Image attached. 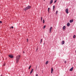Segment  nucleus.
<instances>
[{"mask_svg": "<svg viewBox=\"0 0 76 76\" xmlns=\"http://www.w3.org/2000/svg\"><path fill=\"white\" fill-rule=\"evenodd\" d=\"M20 56L19 55L17 56L16 57V63H18L19 62V61L20 59Z\"/></svg>", "mask_w": 76, "mask_h": 76, "instance_id": "f257e3e1", "label": "nucleus"}, {"mask_svg": "<svg viewBox=\"0 0 76 76\" xmlns=\"http://www.w3.org/2000/svg\"><path fill=\"white\" fill-rule=\"evenodd\" d=\"M31 8V7L29 5L28 6L24 9V10H28V9H30Z\"/></svg>", "mask_w": 76, "mask_h": 76, "instance_id": "f03ea898", "label": "nucleus"}, {"mask_svg": "<svg viewBox=\"0 0 76 76\" xmlns=\"http://www.w3.org/2000/svg\"><path fill=\"white\" fill-rule=\"evenodd\" d=\"M9 56L10 58H13V56L12 55H9Z\"/></svg>", "mask_w": 76, "mask_h": 76, "instance_id": "7ed1b4c3", "label": "nucleus"}, {"mask_svg": "<svg viewBox=\"0 0 76 76\" xmlns=\"http://www.w3.org/2000/svg\"><path fill=\"white\" fill-rule=\"evenodd\" d=\"M65 12L67 13V14H68L69 13V10H65Z\"/></svg>", "mask_w": 76, "mask_h": 76, "instance_id": "20e7f679", "label": "nucleus"}, {"mask_svg": "<svg viewBox=\"0 0 76 76\" xmlns=\"http://www.w3.org/2000/svg\"><path fill=\"white\" fill-rule=\"evenodd\" d=\"M51 30H52V27H51L50 29L49 30V32H50V33L51 32Z\"/></svg>", "mask_w": 76, "mask_h": 76, "instance_id": "39448f33", "label": "nucleus"}, {"mask_svg": "<svg viewBox=\"0 0 76 76\" xmlns=\"http://www.w3.org/2000/svg\"><path fill=\"white\" fill-rule=\"evenodd\" d=\"M53 2V0H50V4H52Z\"/></svg>", "mask_w": 76, "mask_h": 76, "instance_id": "423d86ee", "label": "nucleus"}, {"mask_svg": "<svg viewBox=\"0 0 76 76\" xmlns=\"http://www.w3.org/2000/svg\"><path fill=\"white\" fill-rule=\"evenodd\" d=\"M33 70H34V69H32L30 72V74L31 75L32 74V72H33Z\"/></svg>", "mask_w": 76, "mask_h": 76, "instance_id": "0eeeda50", "label": "nucleus"}, {"mask_svg": "<svg viewBox=\"0 0 76 76\" xmlns=\"http://www.w3.org/2000/svg\"><path fill=\"white\" fill-rule=\"evenodd\" d=\"M53 68H51V73H53Z\"/></svg>", "mask_w": 76, "mask_h": 76, "instance_id": "6e6552de", "label": "nucleus"}, {"mask_svg": "<svg viewBox=\"0 0 76 76\" xmlns=\"http://www.w3.org/2000/svg\"><path fill=\"white\" fill-rule=\"evenodd\" d=\"M70 24L69 23H67V26H70Z\"/></svg>", "mask_w": 76, "mask_h": 76, "instance_id": "1a4fd4ad", "label": "nucleus"}, {"mask_svg": "<svg viewBox=\"0 0 76 76\" xmlns=\"http://www.w3.org/2000/svg\"><path fill=\"white\" fill-rule=\"evenodd\" d=\"M73 22V20H70L69 21V22H70V23H72V22Z\"/></svg>", "mask_w": 76, "mask_h": 76, "instance_id": "9d476101", "label": "nucleus"}, {"mask_svg": "<svg viewBox=\"0 0 76 76\" xmlns=\"http://www.w3.org/2000/svg\"><path fill=\"white\" fill-rule=\"evenodd\" d=\"M73 67H72L71 69H69L70 71H73Z\"/></svg>", "mask_w": 76, "mask_h": 76, "instance_id": "9b49d317", "label": "nucleus"}, {"mask_svg": "<svg viewBox=\"0 0 76 76\" xmlns=\"http://www.w3.org/2000/svg\"><path fill=\"white\" fill-rule=\"evenodd\" d=\"M64 41H62V43H61V44H62V45H63V44H64Z\"/></svg>", "mask_w": 76, "mask_h": 76, "instance_id": "f8f14e48", "label": "nucleus"}, {"mask_svg": "<svg viewBox=\"0 0 76 76\" xmlns=\"http://www.w3.org/2000/svg\"><path fill=\"white\" fill-rule=\"evenodd\" d=\"M66 29V26H64L63 27V29Z\"/></svg>", "mask_w": 76, "mask_h": 76, "instance_id": "ddd939ff", "label": "nucleus"}, {"mask_svg": "<svg viewBox=\"0 0 76 76\" xmlns=\"http://www.w3.org/2000/svg\"><path fill=\"white\" fill-rule=\"evenodd\" d=\"M48 63V61H47L45 63V64H47Z\"/></svg>", "mask_w": 76, "mask_h": 76, "instance_id": "4468645a", "label": "nucleus"}, {"mask_svg": "<svg viewBox=\"0 0 76 76\" xmlns=\"http://www.w3.org/2000/svg\"><path fill=\"white\" fill-rule=\"evenodd\" d=\"M55 8V6L54 5L53 7V10H54Z\"/></svg>", "mask_w": 76, "mask_h": 76, "instance_id": "2eb2a0df", "label": "nucleus"}, {"mask_svg": "<svg viewBox=\"0 0 76 76\" xmlns=\"http://www.w3.org/2000/svg\"><path fill=\"white\" fill-rule=\"evenodd\" d=\"M75 37H76V35H74L73 36V38H75Z\"/></svg>", "mask_w": 76, "mask_h": 76, "instance_id": "dca6fc26", "label": "nucleus"}, {"mask_svg": "<svg viewBox=\"0 0 76 76\" xmlns=\"http://www.w3.org/2000/svg\"><path fill=\"white\" fill-rule=\"evenodd\" d=\"M45 23V20H43V23Z\"/></svg>", "mask_w": 76, "mask_h": 76, "instance_id": "f3484780", "label": "nucleus"}, {"mask_svg": "<svg viewBox=\"0 0 76 76\" xmlns=\"http://www.w3.org/2000/svg\"><path fill=\"white\" fill-rule=\"evenodd\" d=\"M58 13V11L57 10L56 12V15H57V14Z\"/></svg>", "mask_w": 76, "mask_h": 76, "instance_id": "a211bd4d", "label": "nucleus"}, {"mask_svg": "<svg viewBox=\"0 0 76 76\" xmlns=\"http://www.w3.org/2000/svg\"><path fill=\"white\" fill-rule=\"evenodd\" d=\"M45 26H46L45 25L43 27V29H45Z\"/></svg>", "mask_w": 76, "mask_h": 76, "instance_id": "6ab92c4d", "label": "nucleus"}, {"mask_svg": "<svg viewBox=\"0 0 76 76\" xmlns=\"http://www.w3.org/2000/svg\"><path fill=\"white\" fill-rule=\"evenodd\" d=\"M42 39H41V40L40 42V44H41V42H42Z\"/></svg>", "mask_w": 76, "mask_h": 76, "instance_id": "aec40b11", "label": "nucleus"}, {"mask_svg": "<svg viewBox=\"0 0 76 76\" xmlns=\"http://www.w3.org/2000/svg\"><path fill=\"white\" fill-rule=\"evenodd\" d=\"M31 67V66H30L28 68V69H30V68Z\"/></svg>", "mask_w": 76, "mask_h": 76, "instance_id": "412c9836", "label": "nucleus"}, {"mask_svg": "<svg viewBox=\"0 0 76 76\" xmlns=\"http://www.w3.org/2000/svg\"><path fill=\"white\" fill-rule=\"evenodd\" d=\"M41 21H42V17H41Z\"/></svg>", "mask_w": 76, "mask_h": 76, "instance_id": "4be33fe9", "label": "nucleus"}, {"mask_svg": "<svg viewBox=\"0 0 76 76\" xmlns=\"http://www.w3.org/2000/svg\"><path fill=\"white\" fill-rule=\"evenodd\" d=\"M57 1V0H56L55 1H54V3H56V2Z\"/></svg>", "mask_w": 76, "mask_h": 76, "instance_id": "5701e85b", "label": "nucleus"}, {"mask_svg": "<svg viewBox=\"0 0 76 76\" xmlns=\"http://www.w3.org/2000/svg\"><path fill=\"white\" fill-rule=\"evenodd\" d=\"M5 64H6L5 63H4L3 64V66H5Z\"/></svg>", "mask_w": 76, "mask_h": 76, "instance_id": "b1692460", "label": "nucleus"}, {"mask_svg": "<svg viewBox=\"0 0 76 76\" xmlns=\"http://www.w3.org/2000/svg\"><path fill=\"white\" fill-rule=\"evenodd\" d=\"M2 23V21H0V23Z\"/></svg>", "mask_w": 76, "mask_h": 76, "instance_id": "393cba45", "label": "nucleus"}, {"mask_svg": "<svg viewBox=\"0 0 76 76\" xmlns=\"http://www.w3.org/2000/svg\"><path fill=\"white\" fill-rule=\"evenodd\" d=\"M27 42H28V39H27Z\"/></svg>", "mask_w": 76, "mask_h": 76, "instance_id": "a878e982", "label": "nucleus"}, {"mask_svg": "<svg viewBox=\"0 0 76 76\" xmlns=\"http://www.w3.org/2000/svg\"><path fill=\"white\" fill-rule=\"evenodd\" d=\"M50 8H48V10H50Z\"/></svg>", "mask_w": 76, "mask_h": 76, "instance_id": "bb28decb", "label": "nucleus"}, {"mask_svg": "<svg viewBox=\"0 0 76 76\" xmlns=\"http://www.w3.org/2000/svg\"><path fill=\"white\" fill-rule=\"evenodd\" d=\"M64 63H66V61H64Z\"/></svg>", "mask_w": 76, "mask_h": 76, "instance_id": "cd10ccee", "label": "nucleus"}, {"mask_svg": "<svg viewBox=\"0 0 76 76\" xmlns=\"http://www.w3.org/2000/svg\"><path fill=\"white\" fill-rule=\"evenodd\" d=\"M38 74H36V76H38Z\"/></svg>", "mask_w": 76, "mask_h": 76, "instance_id": "c85d7f7f", "label": "nucleus"}, {"mask_svg": "<svg viewBox=\"0 0 76 76\" xmlns=\"http://www.w3.org/2000/svg\"><path fill=\"white\" fill-rule=\"evenodd\" d=\"M11 28L13 29V26H12Z\"/></svg>", "mask_w": 76, "mask_h": 76, "instance_id": "c756f323", "label": "nucleus"}, {"mask_svg": "<svg viewBox=\"0 0 76 76\" xmlns=\"http://www.w3.org/2000/svg\"><path fill=\"white\" fill-rule=\"evenodd\" d=\"M49 11H50V10H48V12H49Z\"/></svg>", "mask_w": 76, "mask_h": 76, "instance_id": "7c9ffc66", "label": "nucleus"}, {"mask_svg": "<svg viewBox=\"0 0 76 76\" xmlns=\"http://www.w3.org/2000/svg\"><path fill=\"white\" fill-rule=\"evenodd\" d=\"M66 10H68V9H66Z\"/></svg>", "mask_w": 76, "mask_h": 76, "instance_id": "2f4dec72", "label": "nucleus"}, {"mask_svg": "<svg viewBox=\"0 0 76 76\" xmlns=\"http://www.w3.org/2000/svg\"><path fill=\"white\" fill-rule=\"evenodd\" d=\"M23 53H25V52L23 51Z\"/></svg>", "mask_w": 76, "mask_h": 76, "instance_id": "473e14b6", "label": "nucleus"}, {"mask_svg": "<svg viewBox=\"0 0 76 76\" xmlns=\"http://www.w3.org/2000/svg\"><path fill=\"white\" fill-rule=\"evenodd\" d=\"M37 50H38L37 49H36V51H37Z\"/></svg>", "mask_w": 76, "mask_h": 76, "instance_id": "72a5a7b5", "label": "nucleus"}, {"mask_svg": "<svg viewBox=\"0 0 76 76\" xmlns=\"http://www.w3.org/2000/svg\"><path fill=\"white\" fill-rule=\"evenodd\" d=\"M0 76H2V75H1Z\"/></svg>", "mask_w": 76, "mask_h": 76, "instance_id": "f704fd0d", "label": "nucleus"}, {"mask_svg": "<svg viewBox=\"0 0 76 76\" xmlns=\"http://www.w3.org/2000/svg\"><path fill=\"white\" fill-rule=\"evenodd\" d=\"M45 44V43H44V45Z\"/></svg>", "mask_w": 76, "mask_h": 76, "instance_id": "c9c22d12", "label": "nucleus"}, {"mask_svg": "<svg viewBox=\"0 0 76 76\" xmlns=\"http://www.w3.org/2000/svg\"><path fill=\"white\" fill-rule=\"evenodd\" d=\"M44 1H45V0H44Z\"/></svg>", "mask_w": 76, "mask_h": 76, "instance_id": "e433bc0d", "label": "nucleus"}]
</instances>
